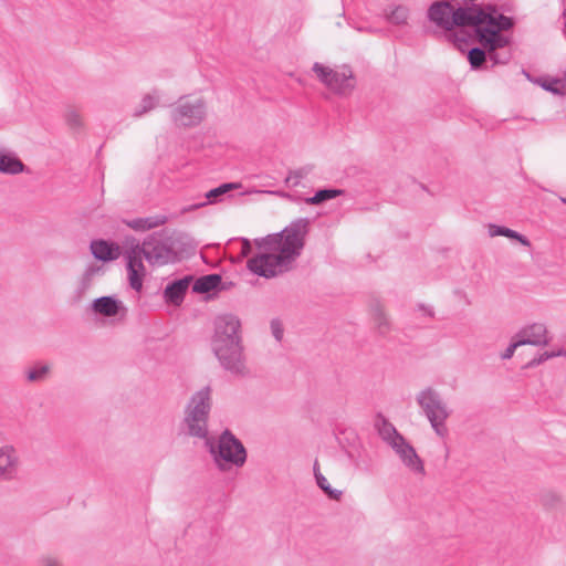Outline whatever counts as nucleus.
Segmentation results:
<instances>
[{
    "label": "nucleus",
    "mask_w": 566,
    "mask_h": 566,
    "mask_svg": "<svg viewBox=\"0 0 566 566\" xmlns=\"http://www.w3.org/2000/svg\"><path fill=\"white\" fill-rule=\"evenodd\" d=\"M191 280V276H185L168 284L164 290L165 301L176 306L180 305L187 290L189 289Z\"/></svg>",
    "instance_id": "obj_16"
},
{
    "label": "nucleus",
    "mask_w": 566,
    "mask_h": 566,
    "mask_svg": "<svg viewBox=\"0 0 566 566\" xmlns=\"http://www.w3.org/2000/svg\"><path fill=\"white\" fill-rule=\"evenodd\" d=\"M241 243V254L242 256H248L252 252V243L250 240L243 238L240 240Z\"/></svg>",
    "instance_id": "obj_37"
},
{
    "label": "nucleus",
    "mask_w": 566,
    "mask_h": 566,
    "mask_svg": "<svg viewBox=\"0 0 566 566\" xmlns=\"http://www.w3.org/2000/svg\"><path fill=\"white\" fill-rule=\"evenodd\" d=\"M415 400L434 434L446 439L449 434L447 421L452 410L442 395L433 387H424L416 394Z\"/></svg>",
    "instance_id": "obj_4"
},
{
    "label": "nucleus",
    "mask_w": 566,
    "mask_h": 566,
    "mask_svg": "<svg viewBox=\"0 0 566 566\" xmlns=\"http://www.w3.org/2000/svg\"><path fill=\"white\" fill-rule=\"evenodd\" d=\"M523 346L522 343L518 340L516 335L513 336L511 344L506 347V349L501 354V358L503 360L511 359L514 356L515 350Z\"/></svg>",
    "instance_id": "obj_35"
},
{
    "label": "nucleus",
    "mask_w": 566,
    "mask_h": 566,
    "mask_svg": "<svg viewBox=\"0 0 566 566\" xmlns=\"http://www.w3.org/2000/svg\"><path fill=\"white\" fill-rule=\"evenodd\" d=\"M557 85H558V81H545L542 83L543 88H545L546 91L553 92V93L559 92L557 88Z\"/></svg>",
    "instance_id": "obj_39"
},
{
    "label": "nucleus",
    "mask_w": 566,
    "mask_h": 566,
    "mask_svg": "<svg viewBox=\"0 0 566 566\" xmlns=\"http://www.w3.org/2000/svg\"><path fill=\"white\" fill-rule=\"evenodd\" d=\"M315 479L317 482V485L331 497L334 500H338L342 495V491L332 489L331 484L328 483L327 479L317 471L315 468Z\"/></svg>",
    "instance_id": "obj_26"
},
{
    "label": "nucleus",
    "mask_w": 566,
    "mask_h": 566,
    "mask_svg": "<svg viewBox=\"0 0 566 566\" xmlns=\"http://www.w3.org/2000/svg\"><path fill=\"white\" fill-rule=\"evenodd\" d=\"M91 308L95 314L105 316V317H124L127 313V308L122 301L114 296H102L95 298Z\"/></svg>",
    "instance_id": "obj_14"
},
{
    "label": "nucleus",
    "mask_w": 566,
    "mask_h": 566,
    "mask_svg": "<svg viewBox=\"0 0 566 566\" xmlns=\"http://www.w3.org/2000/svg\"><path fill=\"white\" fill-rule=\"evenodd\" d=\"M166 222V218L163 216H155L148 218H139L129 222V227L135 230H149L159 227Z\"/></svg>",
    "instance_id": "obj_22"
},
{
    "label": "nucleus",
    "mask_w": 566,
    "mask_h": 566,
    "mask_svg": "<svg viewBox=\"0 0 566 566\" xmlns=\"http://www.w3.org/2000/svg\"><path fill=\"white\" fill-rule=\"evenodd\" d=\"M557 357H566V348L565 347H555L553 349L545 350V352L541 353L538 356L534 357L530 361V366H537V365L545 363L546 360L557 358Z\"/></svg>",
    "instance_id": "obj_24"
},
{
    "label": "nucleus",
    "mask_w": 566,
    "mask_h": 566,
    "mask_svg": "<svg viewBox=\"0 0 566 566\" xmlns=\"http://www.w3.org/2000/svg\"><path fill=\"white\" fill-rule=\"evenodd\" d=\"M212 406V389L205 386L192 394L185 410L187 432L200 439L208 437V418Z\"/></svg>",
    "instance_id": "obj_6"
},
{
    "label": "nucleus",
    "mask_w": 566,
    "mask_h": 566,
    "mask_svg": "<svg viewBox=\"0 0 566 566\" xmlns=\"http://www.w3.org/2000/svg\"><path fill=\"white\" fill-rule=\"evenodd\" d=\"M171 119L179 127H196L207 115V103L202 97H180L171 109Z\"/></svg>",
    "instance_id": "obj_8"
},
{
    "label": "nucleus",
    "mask_w": 566,
    "mask_h": 566,
    "mask_svg": "<svg viewBox=\"0 0 566 566\" xmlns=\"http://www.w3.org/2000/svg\"><path fill=\"white\" fill-rule=\"evenodd\" d=\"M65 120H66L67 125L73 128L82 127V125H83V117L75 109H69L65 113Z\"/></svg>",
    "instance_id": "obj_32"
},
{
    "label": "nucleus",
    "mask_w": 566,
    "mask_h": 566,
    "mask_svg": "<svg viewBox=\"0 0 566 566\" xmlns=\"http://www.w3.org/2000/svg\"><path fill=\"white\" fill-rule=\"evenodd\" d=\"M343 192L344 191L340 189H321V190L316 191V193L313 197L307 198L306 202L308 205L316 206V205H319L327 200L334 199V198L343 195Z\"/></svg>",
    "instance_id": "obj_23"
},
{
    "label": "nucleus",
    "mask_w": 566,
    "mask_h": 566,
    "mask_svg": "<svg viewBox=\"0 0 566 566\" xmlns=\"http://www.w3.org/2000/svg\"><path fill=\"white\" fill-rule=\"evenodd\" d=\"M269 193L276 195V196H280V197H282V198H286V197H289V195H287V193L282 192V191H269Z\"/></svg>",
    "instance_id": "obj_40"
},
{
    "label": "nucleus",
    "mask_w": 566,
    "mask_h": 566,
    "mask_svg": "<svg viewBox=\"0 0 566 566\" xmlns=\"http://www.w3.org/2000/svg\"><path fill=\"white\" fill-rule=\"evenodd\" d=\"M312 71L316 78L337 96H349L356 87L354 72L348 65L332 67L316 62L313 64Z\"/></svg>",
    "instance_id": "obj_7"
},
{
    "label": "nucleus",
    "mask_w": 566,
    "mask_h": 566,
    "mask_svg": "<svg viewBox=\"0 0 566 566\" xmlns=\"http://www.w3.org/2000/svg\"><path fill=\"white\" fill-rule=\"evenodd\" d=\"M307 221L292 222L280 233L255 239V254L248 260V269L266 279L289 271L301 254L306 234Z\"/></svg>",
    "instance_id": "obj_2"
},
{
    "label": "nucleus",
    "mask_w": 566,
    "mask_h": 566,
    "mask_svg": "<svg viewBox=\"0 0 566 566\" xmlns=\"http://www.w3.org/2000/svg\"><path fill=\"white\" fill-rule=\"evenodd\" d=\"M271 328H272L273 336L275 337L276 340L280 342L283 337V328L281 327L280 323L272 322Z\"/></svg>",
    "instance_id": "obj_38"
},
{
    "label": "nucleus",
    "mask_w": 566,
    "mask_h": 566,
    "mask_svg": "<svg viewBox=\"0 0 566 566\" xmlns=\"http://www.w3.org/2000/svg\"><path fill=\"white\" fill-rule=\"evenodd\" d=\"M450 39H452V42L454 45L460 50L464 51L468 45L467 34L461 30L459 32L450 33Z\"/></svg>",
    "instance_id": "obj_34"
},
{
    "label": "nucleus",
    "mask_w": 566,
    "mask_h": 566,
    "mask_svg": "<svg viewBox=\"0 0 566 566\" xmlns=\"http://www.w3.org/2000/svg\"><path fill=\"white\" fill-rule=\"evenodd\" d=\"M468 60L473 69L480 67L485 61V52L480 48H473L468 53Z\"/></svg>",
    "instance_id": "obj_31"
},
{
    "label": "nucleus",
    "mask_w": 566,
    "mask_h": 566,
    "mask_svg": "<svg viewBox=\"0 0 566 566\" xmlns=\"http://www.w3.org/2000/svg\"><path fill=\"white\" fill-rule=\"evenodd\" d=\"M430 21L446 31L453 27H473L480 44L488 51L490 60L505 63L507 57L501 59L495 52L510 43L509 36L502 32L512 27L510 18L496 11L486 12L478 7L459 8L457 10L449 2H436L428 11Z\"/></svg>",
    "instance_id": "obj_1"
},
{
    "label": "nucleus",
    "mask_w": 566,
    "mask_h": 566,
    "mask_svg": "<svg viewBox=\"0 0 566 566\" xmlns=\"http://www.w3.org/2000/svg\"><path fill=\"white\" fill-rule=\"evenodd\" d=\"M24 170L23 163L18 156L3 147H0V172L7 175H17Z\"/></svg>",
    "instance_id": "obj_17"
},
{
    "label": "nucleus",
    "mask_w": 566,
    "mask_h": 566,
    "mask_svg": "<svg viewBox=\"0 0 566 566\" xmlns=\"http://www.w3.org/2000/svg\"><path fill=\"white\" fill-rule=\"evenodd\" d=\"M39 566H63V564L56 556L43 555L39 559Z\"/></svg>",
    "instance_id": "obj_36"
},
{
    "label": "nucleus",
    "mask_w": 566,
    "mask_h": 566,
    "mask_svg": "<svg viewBox=\"0 0 566 566\" xmlns=\"http://www.w3.org/2000/svg\"><path fill=\"white\" fill-rule=\"evenodd\" d=\"M548 497H552V500H556V501L558 500V497H557L556 495H554V494H547V495H545V497H544V501H545L546 503L548 502Z\"/></svg>",
    "instance_id": "obj_41"
},
{
    "label": "nucleus",
    "mask_w": 566,
    "mask_h": 566,
    "mask_svg": "<svg viewBox=\"0 0 566 566\" xmlns=\"http://www.w3.org/2000/svg\"><path fill=\"white\" fill-rule=\"evenodd\" d=\"M374 321L379 333L384 334L389 329V319L382 311H376Z\"/></svg>",
    "instance_id": "obj_33"
},
{
    "label": "nucleus",
    "mask_w": 566,
    "mask_h": 566,
    "mask_svg": "<svg viewBox=\"0 0 566 566\" xmlns=\"http://www.w3.org/2000/svg\"><path fill=\"white\" fill-rule=\"evenodd\" d=\"M20 457L17 448L12 444L0 447V482L15 480L20 472Z\"/></svg>",
    "instance_id": "obj_13"
},
{
    "label": "nucleus",
    "mask_w": 566,
    "mask_h": 566,
    "mask_svg": "<svg viewBox=\"0 0 566 566\" xmlns=\"http://www.w3.org/2000/svg\"><path fill=\"white\" fill-rule=\"evenodd\" d=\"M389 22L395 24H405L409 18V10L403 6H396L386 13Z\"/></svg>",
    "instance_id": "obj_25"
},
{
    "label": "nucleus",
    "mask_w": 566,
    "mask_h": 566,
    "mask_svg": "<svg viewBox=\"0 0 566 566\" xmlns=\"http://www.w3.org/2000/svg\"><path fill=\"white\" fill-rule=\"evenodd\" d=\"M161 96L163 94L158 90H153L151 92L145 94L139 104L135 107L133 115L135 117H140L156 108L160 104Z\"/></svg>",
    "instance_id": "obj_19"
},
{
    "label": "nucleus",
    "mask_w": 566,
    "mask_h": 566,
    "mask_svg": "<svg viewBox=\"0 0 566 566\" xmlns=\"http://www.w3.org/2000/svg\"><path fill=\"white\" fill-rule=\"evenodd\" d=\"M127 262V277L129 286L136 292H140L143 289L144 279L146 276V268L144 265L143 251L140 244L130 247L125 253Z\"/></svg>",
    "instance_id": "obj_10"
},
{
    "label": "nucleus",
    "mask_w": 566,
    "mask_h": 566,
    "mask_svg": "<svg viewBox=\"0 0 566 566\" xmlns=\"http://www.w3.org/2000/svg\"><path fill=\"white\" fill-rule=\"evenodd\" d=\"M145 259L156 265H164L170 262L175 254L166 238L161 234H153L140 245Z\"/></svg>",
    "instance_id": "obj_9"
},
{
    "label": "nucleus",
    "mask_w": 566,
    "mask_h": 566,
    "mask_svg": "<svg viewBox=\"0 0 566 566\" xmlns=\"http://www.w3.org/2000/svg\"><path fill=\"white\" fill-rule=\"evenodd\" d=\"M310 171L311 169L308 167H302L300 169L290 171L285 178V184L289 187H297L301 185L302 180L308 176Z\"/></svg>",
    "instance_id": "obj_27"
},
{
    "label": "nucleus",
    "mask_w": 566,
    "mask_h": 566,
    "mask_svg": "<svg viewBox=\"0 0 566 566\" xmlns=\"http://www.w3.org/2000/svg\"><path fill=\"white\" fill-rule=\"evenodd\" d=\"M211 337V350L220 366L234 377H245L250 370L247 364L241 333V322L233 314L216 317Z\"/></svg>",
    "instance_id": "obj_3"
},
{
    "label": "nucleus",
    "mask_w": 566,
    "mask_h": 566,
    "mask_svg": "<svg viewBox=\"0 0 566 566\" xmlns=\"http://www.w3.org/2000/svg\"><path fill=\"white\" fill-rule=\"evenodd\" d=\"M221 276L218 274H209L197 279L192 285L196 293H208L220 284Z\"/></svg>",
    "instance_id": "obj_21"
},
{
    "label": "nucleus",
    "mask_w": 566,
    "mask_h": 566,
    "mask_svg": "<svg viewBox=\"0 0 566 566\" xmlns=\"http://www.w3.org/2000/svg\"><path fill=\"white\" fill-rule=\"evenodd\" d=\"M49 374V366L36 365L27 371V378L29 381H41Z\"/></svg>",
    "instance_id": "obj_30"
},
{
    "label": "nucleus",
    "mask_w": 566,
    "mask_h": 566,
    "mask_svg": "<svg viewBox=\"0 0 566 566\" xmlns=\"http://www.w3.org/2000/svg\"><path fill=\"white\" fill-rule=\"evenodd\" d=\"M522 345L547 346L552 340V335L545 323L533 322L521 327L515 334Z\"/></svg>",
    "instance_id": "obj_11"
},
{
    "label": "nucleus",
    "mask_w": 566,
    "mask_h": 566,
    "mask_svg": "<svg viewBox=\"0 0 566 566\" xmlns=\"http://www.w3.org/2000/svg\"><path fill=\"white\" fill-rule=\"evenodd\" d=\"M376 427L382 441L386 442L390 448L403 439V437L397 431L394 424L384 418L377 421Z\"/></svg>",
    "instance_id": "obj_18"
},
{
    "label": "nucleus",
    "mask_w": 566,
    "mask_h": 566,
    "mask_svg": "<svg viewBox=\"0 0 566 566\" xmlns=\"http://www.w3.org/2000/svg\"><path fill=\"white\" fill-rule=\"evenodd\" d=\"M206 446L220 471L241 468L247 462L244 446L229 430L223 431L218 439L207 437Z\"/></svg>",
    "instance_id": "obj_5"
},
{
    "label": "nucleus",
    "mask_w": 566,
    "mask_h": 566,
    "mask_svg": "<svg viewBox=\"0 0 566 566\" xmlns=\"http://www.w3.org/2000/svg\"><path fill=\"white\" fill-rule=\"evenodd\" d=\"M566 202V200H564Z\"/></svg>",
    "instance_id": "obj_42"
},
{
    "label": "nucleus",
    "mask_w": 566,
    "mask_h": 566,
    "mask_svg": "<svg viewBox=\"0 0 566 566\" xmlns=\"http://www.w3.org/2000/svg\"><path fill=\"white\" fill-rule=\"evenodd\" d=\"M403 467L413 475L422 478L426 474L423 461L416 449L403 438L391 448Z\"/></svg>",
    "instance_id": "obj_12"
},
{
    "label": "nucleus",
    "mask_w": 566,
    "mask_h": 566,
    "mask_svg": "<svg viewBox=\"0 0 566 566\" xmlns=\"http://www.w3.org/2000/svg\"><path fill=\"white\" fill-rule=\"evenodd\" d=\"M238 188V185L237 184H223L214 189H211L209 190L207 193H206V198L207 200L212 203V202H216L217 199L220 197V196H223L226 195L228 191H230L231 189H235Z\"/></svg>",
    "instance_id": "obj_29"
},
{
    "label": "nucleus",
    "mask_w": 566,
    "mask_h": 566,
    "mask_svg": "<svg viewBox=\"0 0 566 566\" xmlns=\"http://www.w3.org/2000/svg\"><path fill=\"white\" fill-rule=\"evenodd\" d=\"M90 250L96 260L103 262H111L117 260L120 254V247L116 243L106 240H93L90 244Z\"/></svg>",
    "instance_id": "obj_15"
},
{
    "label": "nucleus",
    "mask_w": 566,
    "mask_h": 566,
    "mask_svg": "<svg viewBox=\"0 0 566 566\" xmlns=\"http://www.w3.org/2000/svg\"><path fill=\"white\" fill-rule=\"evenodd\" d=\"M103 272V268L98 265H90L84 271L82 279H81V285L83 290H86L91 286L93 279L96 275H99Z\"/></svg>",
    "instance_id": "obj_28"
},
{
    "label": "nucleus",
    "mask_w": 566,
    "mask_h": 566,
    "mask_svg": "<svg viewBox=\"0 0 566 566\" xmlns=\"http://www.w3.org/2000/svg\"><path fill=\"white\" fill-rule=\"evenodd\" d=\"M488 232L491 238L502 235V237H506L512 240H516L522 245H524L526 248L531 247V242L525 235H523V234L518 233L517 231L512 230L510 228L497 226V224H489Z\"/></svg>",
    "instance_id": "obj_20"
}]
</instances>
